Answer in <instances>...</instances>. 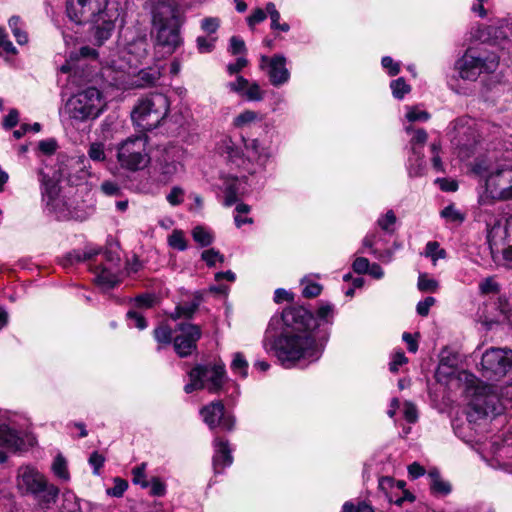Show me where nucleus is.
I'll return each mask as SVG.
<instances>
[{
  "label": "nucleus",
  "instance_id": "37998d69",
  "mask_svg": "<svg viewBox=\"0 0 512 512\" xmlns=\"http://www.w3.org/2000/svg\"><path fill=\"white\" fill-rule=\"evenodd\" d=\"M192 236L194 241L203 247L210 245L214 240L212 233L201 226H197L193 229Z\"/></svg>",
  "mask_w": 512,
  "mask_h": 512
},
{
  "label": "nucleus",
  "instance_id": "39448f33",
  "mask_svg": "<svg viewBox=\"0 0 512 512\" xmlns=\"http://www.w3.org/2000/svg\"><path fill=\"white\" fill-rule=\"evenodd\" d=\"M506 405L512 408V383L505 386L498 394L497 389L488 384L475 387L468 404L467 418L470 422L500 415Z\"/></svg>",
  "mask_w": 512,
  "mask_h": 512
},
{
  "label": "nucleus",
  "instance_id": "b1692460",
  "mask_svg": "<svg viewBox=\"0 0 512 512\" xmlns=\"http://www.w3.org/2000/svg\"><path fill=\"white\" fill-rule=\"evenodd\" d=\"M263 121V116L261 113L253 110H243L239 114H237L232 120V127L240 131V136L245 135V133L257 126H260Z\"/></svg>",
  "mask_w": 512,
  "mask_h": 512
},
{
  "label": "nucleus",
  "instance_id": "ddd939ff",
  "mask_svg": "<svg viewBox=\"0 0 512 512\" xmlns=\"http://www.w3.org/2000/svg\"><path fill=\"white\" fill-rule=\"evenodd\" d=\"M482 376L488 380H497L512 369V350L508 348H490L481 359Z\"/></svg>",
  "mask_w": 512,
  "mask_h": 512
},
{
  "label": "nucleus",
  "instance_id": "2eb2a0df",
  "mask_svg": "<svg viewBox=\"0 0 512 512\" xmlns=\"http://www.w3.org/2000/svg\"><path fill=\"white\" fill-rule=\"evenodd\" d=\"M200 415L210 429L221 428L225 431H231L234 428L235 419L225 411L224 404L221 401H214L205 405L201 408Z\"/></svg>",
  "mask_w": 512,
  "mask_h": 512
},
{
  "label": "nucleus",
  "instance_id": "f704fd0d",
  "mask_svg": "<svg viewBox=\"0 0 512 512\" xmlns=\"http://www.w3.org/2000/svg\"><path fill=\"white\" fill-rule=\"evenodd\" d=\"M489 33L493 35L496 40L508 39L512 36V22L507 19H502L498 22L497 26L490 27Z\"/></svg>",
  "mask_w": 512,
  "mask_h": 512
},
{
  "label": "nucleus",
  "instance_id": "4be33fe9",
  "mask_svg": "<svg viewBox=\"0 0 512 512\" xmlns=\"http://www.w3.org/2000/svg\"><path fill=\"white\" fill-rule=\"evenodd\" d=\"M38 175L41 185L42 201L50 210H55L60 191L58 182L49 177L43 170H39Z\"/></svg>",
  "mask_w": 512,
  "mask_h": 512
},
{
  "label": "nucleus",
  "instance_id": "a211bd4d",
  "mask_svg": "<svg viewBox=\"0 0 512 512\" xmlns=\"http://www.w3.org/2000/svg\"><path fill=\"white\" fill-rule=\"evenodd\" d=\"M46 482L43 474L32 466H23L18 470L17 486L26 493L38 494Z\"/></svg>",
  "mask_w": 512,
  "mask_h": 512
},
{
  "label": "nucleus",
  "instance_id": "4468645a",
  "mask_svg": "<svg viewBox=\"0 0 512 512\" xmlns=\"http://www.w3.org/2000/svg\"><path fill=\"white\" fill-rule=\"evenodd\" d=\"M454 129L456 136L453 138V143L459 149V155L469 157L472 148L479 140V134L474 128V121L470 118H460L455 121Z\"/></svg>",
  "mask_w": 512,
  "mask_h": 512
},
{
  "label": "nucleus",
  "instance_id": "bb28decb",
  "mask_svg": "<svg viewBox=\"0 0 512 512\" xmlns=\"http://www.w3.org/2000/svg\"><path fill=\"white\" fill-rule=\"evenodd\" d=\"M503 240L507 244H512V217L505 220V224H495L488 232V241L490 244H497Z\"/></svg>",
  "mask_w": 512,
  "mask_h": 512
},
{
  "label": "nucleus",
  "instance_id": "49530a36",
  "mask_svg": "<svg viewBox=\"0 0 512 512\" xmlns=\"http://www.w3.org/2000/svg\"><path fill=\"white\" fill-rule=\"evenodd\" d=\"M390 88L392 90L393 96L397 99H402L407 93L410 92V86L402 77L393 80L390 83Z\"/></svg>",
  "mask_w": 512,
  "mask_h": 512
},
{
  "label": "nucleus",
  "instance_id": "1a4fd4ad",
  "mask_svg": "<svg viewBox=\"0 0 512 512\" xmlns=\"http://www.w3.org/2000/svg\"><path fill=\"white\" fill-rule=\"evenodd\" d=\"M96 255H101L102 261L91 267L95 274V282L104 291L113 289L120 282V258L118 255L111 251L100 253L96 250H90L83 254L71 253L68 255V261L70 263L85 261Z\"/></svg>",
  "mask_w": 512,
  "mask_h": 512
},
{
  "label": "nucleus",
  "instance_id": "c85d7f7f",
  "mask_svg": "<svg viewBox=\"0 0 512 512\" xmlns=\"http://www.w3.org/2000/svg\"><path fill=\"white\" fill-rule=\"evenodd\" d=\"M201 302L200 296H195L191 301L183 302L175 308L171 318L179 319L181 317L190 318L196 312Z\"/></svg>",
  "mask_w": 512,
  "mask_h": 512
},
{
  "label": "nucleus",
  "instance_id": "cd10ccee",
  "mask_svg": "<svg viewBox=\"0 0 512 512\" xmlns=\"http://www.w3.org/2000/svg\"><path fill=\"white\" fill-rule=\"evenodd\" d=\"M404 130L408 134H412L410 139L411 152L413 154L422 153V147L428 139V134L424 129H413L412 125H405Z\"/></svg>",
  "mask_w": 512,
  "mask_h": 512
},
{
  "label": "nucleus",
  "instance_id": "72a5a7b5",
  "mask_svg": "<svg viewBox=\"0 0 512 512\" xmlns=\"http://www.w3.org/2000/svg\"><path fill=\"white\" fill-rule=\"evenodd\" d=\"M248 367L249 364L241 352H236L233 354L230 368L234 374H237L241 378L245 379L248 376Z\"/></svg>",
  "mask_w": 512,
  "mask_h": 512
},
{
  "label": "nucleus",
  "instance_id": "4d7b16f0",
  "mask_svg": "<svg viewBox=\"0 0 512 512\" xmlns=\"http://www.w3.org/2000/svg\"><path fill=\"white\" fill-rule=\"evenodd\" d=\"M126 316L128 325L130 327H136L140 330H143L147 327V322L141 313L134 310H130L127 312Z\"/></svg>",
  "mask_w": 512,
  "mask_h": 512
},
{
  "label": "nucleus",
  "instance_id": "4c0bfd02",
  "mask_svg": "<svg viewBox=\"0 0 512 512\" xmlns=\"http://www.w3.org/2000/svg\"><path fill=\"white\" fill-rule=\"evenodd\" d=\"M423 255L432 260L433 265H436L437 260L444 259L446 252L440 248V245L436 241H430L426 244Z\"/></svg>",
  "mask_w": 512,
  "mask_h": 512
},
{
  "label": "nucleus",
  "instance_id": "5fc2aeb1",
  "mask_svg": "<svg viewBox=\"0 0 512 512\" xmlns=\"http://www.w3.org/2000/svg\"><path fill=\"white\" fill-rule=\"evenodd\" d=\"M248 85V79L244 78L243 76L237 75L235 81L228 82L226 84V87L229 91L236 93L242 97Z\"/></svg>",
  "mask_w": 512,
  "mask_h": 512
},
{
  "label": "nucleus",
  "instance_id": "412c9836",
  "mask_svg": "<svg viewBox=\"0 0 512 512\" xmlns=\"http://www.w3.org/2000/svg\"><path fill=\"white\" fill-rule=\"evenodd\" d=\"M156 30V42L158 46L165 49V52L172 54L181 44L180 31L177 24L154 27Z\"/></svg>",
  "mask_w": 512,
  "mask_h": 512
},
{
  "label": "nucleus",
  "instance_id": "aec40b11",
  "mask_svg": "<svg viewBox=\"0 0 512 512\" xmlns=\"http://www.w3.org/2000/svg\"><path fill=\"white\" fill-rule=\"evenodd\" d=\"M177 6L173 0H159L152 9L153 27L177 24Z\"/></svg>",
  "mask_w": 512,
  "mask_h": 512
},
{
  "label": "nucleus",
  "instance_id": "20e7f679",
  "mask_svg": "<svg viewBox=\"0 0 512 512\" xmlns=\"http://www.w3.org/2000/svg\"><path fill=\"white\" fill-rule=\"evenodd\" d=\"M472 171L483 182L484 190L479 195V204L512 200V162L494 167L486 160H478Z\"/></svg>",
  "mask_w": 512,
  "mask_h": 512
},
{
  "label": "nucleus",
  "instance_id": "680f3d73",
  "mask_svg": "<svg viewBox=\"0 0 512 512\" xmlns=\"http://www.w3.org/2000/svg\"><path fill=\"white\" fill-rule=\"evenodd\" d=\"M402 411H403V416L407 422L415 423L417 421V419H418L417 408L413 403H411L409 401L404 402Z\"/></svg>",
  "mask_w": 512,
  "mask_h": 512
},
{
  "label": "nucleus",
  "instance_id": "9b49d317",
  "mask_svg": "<svg viewBox=\"0 0 512 512\" xmlns=\"http://www.w3.org/2000/svg\"><path fill=\"white\" fill-rule=\"evenodd\" d=\"M226 375L223 363L197 365L189 372V383L184 386L186 393L207 389L210 393H218Z\"/></svg>",
  "mask_w": 512,
  "mask_h": 512
},
{
  "label": "nucleus",
  "instance_id": "2f4dec72",
  "mask_svg": "<svg viewBox=\"0 0 512 512\" xmlns=\"http://www.w3.org/2000/svg\"><path fill=\"white\" fill-rule=\"evenodd\" d=\"M59 494V489L53 485L48 484L47 482L44 484V487L41 488V491L38 494H34L33 496L41 503L46 506L55 503Z\"/></svg>",
  "mask_w": 512,
  "mask_h": 512
},
{
  "label": "nucleus",
  "instance_id": "8fccbe9b",
  "mask_svg": "<svg viewBox=\"0 0 512 512\" xmlns=\"http://www.w3.org/2000/svg\"><path fill=\"white\" fill-rule=\"evenodd\" d=\"M201 259L205 261L209 267H214L217 263L224 262V256L214 248L204 250L201 254Z\"/></svg>",
  "mask_w": 512,
  "mask_h": 512
},
{
  "label": "nucleus",
  "instance_id": "3c124183",
  "mask_svg": "<svg viewBox=\"0 0 512 512\" xmlns=\"http://www.w3.org/2000/svg\"><path fill=\"white\" fill-rule=\"evenodd\" d=\"M441 217L446 219L448 222L452 223H462L465 219V216L463 213H461L458 209H456L453 205H449L445 207L441 211Z\"/></svg>",
  "mask_w": 512,
  "mask_h": 512
},
{
  "label": "nucleus",
  "instance_id": "e2e57ef3",
  "mask_svg": "<svg viewBox=\"0 0 512 512\" xmlns=\"http://www.w3.org/2000/svg\"><path fill=\"white\" fill-rule=\"evenodd\" d=\"M436 299L432 296L426 297L424 300L419 301L416 306V311L420 316H427L430 308L435 304Z\"/></svg>",
  "mask_w": 512,
  "mask_h": 512
},
{
  "label": "nucleus",
  "instance_id": "423d86ee",
  "mask_svg": "<svg viewBox=\"0 0 512 512\" xmlns=\"http://www.w3.org/2000/svg\"><path fill=\"white\" fill-rule=\"evenodd\" d=\"M148 52V41L145 36L138 37L120 52L113 54L102 68V76L111 78V84L125 86L128 84L126 76L133 67L146 58Z\"/></svg>",
  "mask_w": 512,
  "mask_h": 512
},
{
  "label": "nucleus",
  "instance_id": "69168bd1",
  "mask_svg": "<svg viewBox=\"0 0 512 512\" xmlns=\"http://www.w3.org/2000/svg\"><path fill=\"white\" fill-rule=\"evenodd\" d=\"M267 15H268V13H267L266 9L263 10L261 8H257L255 10H253L251 15L247 19L248 25L250 27H253L256 24L263 22L267 18Z\"/></svg>",
  "mask_w": 512,
  "mask_h": 512
},
{
  "label": "nucleus",
  "instance_id": "9d476101",
  "mask_svg": "<svg viewBox=\"0 0 512 512\" xmlns=\"http://www.w3.org/2000/svg\"><path fill=\"white\" fill-rule=\"evenodd\" d=\"M499 64L498 56L493 53L482 55L476 49L469 48L456 61L455 67L464 80L476 81L482 73L494 72Z\"/></svg>",
  "mask_w": 512,
  "mask_h": 512
},
{
  "label": "nucleus",
  "instance_id": "79ce46f5",
  "mask_svg": "<svg viewBox=\"0 0 512 512\" xmlns=\"http://www.w3.org/2000/svg\"><path fill=\"white\" fill-rule=\"evenodd\" d=\"M405 117L410 123L427 122L430 119V114L417 106H408Z\"/></svg>",
  "mask_w": 512,
  "mask_h": 512
},
{
  "label": "nucleus",
  "instance_id": "f03ea898",
  "mask_svg": "<svg viewBox=\"0 0 512 512\" xmlns=\"http://www.w3.org/2000/svg\"><path fill=\"white\" fill-rule=\"evenodd\" d=\"M241 142L244 151L236 146L232 138L228 136L224 137L219 144V150L228 163L241 171L240 176H232L225 183L224 205L226 206L235 204L238 195L243 192L244 188L240 178L245 179L247 175H254L264 170L273 155L270 145L259 138L241 135Z\"/></svg>",
  "mask_w": 512,
  "mask_h": 512
},
{
  "label": "nucleus",
  "instance_id": "c9c22d12",
  "mask_svg": "<svg viewBox=\"0 0 512 512\" xmlns=\"http://www.w3.org/2000/svg\"><path fill=\"white\" fill-rule=\"evenodd\" d=\"M429 477L431 478V490L433 493L447 495L451 492L450 484L443 480L437 471H431Z\"/></svg>",
  "mask_w": 512,
  "mask_h": 512
},
{
  "label": "nucleus",
  "instance_id": "5701e85b",
  "mask_svg": "<svg viewBox=\"0 0 512 512\" xmlns=\"http://www.w3.org/2000/svg\"><path fill=\"white\" fill-rule=\"evenodd\" d=\"M213 446V468L215 473H221L233 463L232 450L228 441L218 437L214 439Z\"/></svg>",
  "mask_w": 512,
  "mask_h": 512
},
{
  "label": "nucleus",
  "instance_id": "0e129e2a",
  "mask_svg": "<svg viewBox=\"0 0 512 512\" xmlns=\"http://www.w3.org/2000/svg\"><path fill=\"white\" fill-rule=\"evenodd\" d=\"M342 512H374V510L364 502H359L357 506L352 502H345L342 507Z\"/></svg>",
  "mask_w": 512,
  "mask_h": 512
},
{
  "label": "nucleus",
  "instance_id": "a878e982",
  "mask_svg": "<svg viewBox=\"0 0 512 512\" xmlns=\"http://www.w3.org/2000/svg\"><path fill=\"white\" fill-rule=\"evenodd\" d=\"M23 445L24 441L18 431L6 424H0V447L15 452L20 450Z\"/></svg>",
  "mask_w": 512,
  "mask_h": 512
},
{
  "label": "nucleus",
  "instance_id": "ea45409f",
  "mask_svg": "<svg viewBox=\"0 0 512 512\" xmlns=\"http://www.w3.org/2000/svg\"><path fill=\"white\" fill-rule=\"evenodd\" d=\"M63 512H82L80 500L72 492H65L62 501Z\"/></svg>",
  "mask_w": 512,
  "mask_h": 512
},
{
  "label": "nucleus",
  "instance_id": "f3484780",
  "mask_svg": "<svg viewBox=\"0 0 512 512\" xmlns=\"http://www.w3.org/2000/svg\"><path fill=\"white\" fill-rule=\"evenodd\" d=\"M179 334L174 338V349L180 357L190 355L196 349V343L201 337L200 327L191 323H181Z\"/></svg>",
  "mask_w": 512,
  "mask_h": 512
},
{
  "label": "nucleus",
  "instance_id": "052dcab7",
  "mask_svg": "<svg viewBox=\"0 0 512 512\" xmlns=\"http://www.w3.org/2000/svg\"><path fill=\"white\" fill-rule=\"evenodd\" d=\"M127 488L128 483L125 480L121 478H115L114 485L113 487L107 489V494L113 497H121Z\"/></svg>",
  "mask_w": 512,
  "mask_h": 512
},
{
  "label": "nucleus",
  "instance_id": "a18cd8bd",
  "mask_svg": "<svg viewBox=\"0 0 512 512\" xmlns=\"http://www.w3.org/2000/svg\"><path fill=\"white\" fill-rule=\"evenodd\" d=\"M168 245L178 251H184L187 249V242L185 239L184 232L182 230H174L168 237Z\"/></svg>",
  "mask_w": 512,
  "mask_h": 512
},
{
  "label": "nucleus",
  "instance_id": "dca6fc26",
  "mask_svg": "<svg viewBox=\"0 0 512 512\" xmlns=\"http://www.w3.org/2000/svg\"><path fill=\"white\" fill-rule=\"evenodd\" d=\"M286 57L276 54L272 57L262 55L260 68L264 70L272 86L280 87L290 80V71L286 67Z\"/></svg>",
  "mask_w": 512,
  "mask_h": 512
},
{
  "label": "nucleus",
  "instance_id": "7ed1b4c3",
  "mask_svg": "<svg viewBox=\"0 0 512 512\" xmlns=\"http://www.w3.org/2000/svg\"><path fill=\"white\" fill-rule=\"evenodd\" d=\"M123 9L118 0H67L66 15L76 24H91L99 45L108 40L121 19Z\"/></svg>",
  "mask_w": 512,
  "mask_h": 512
},
{
  "label": "nucleus",
  "instance_id": "de8ad7c7",
  "mask_svg": "<svg viewBox=\"0 0 512 512\" xmlns=\"http://www.w3.org/2000/svg\"><path fill=\"white\" fill-rule=\"evenodd\" d=\"M155 340L159 343L158 350H160L161 345H169L172 340V331L170 327L166 325L159 326L154 330Z\"/></svg>",
  "mask_w": 512,
  "mask_h": 512
},
{
  "label": "nucleus",
  "instance_id": "f8f14e48",
  "mask_svg": "<svg viewBox=\"0 0 512 512\" xmlns=\"http://www.w3.org/2000/svg\"><path fill=\"white\" fill-rule=\"evenodd\" d=\"M117 160L124 169L136 171L144 169L150 162L145 136L129 137L117 147Z\"/></svg>",
  "mask_w": 512,
  "mask_h": 512
},
{
  "label": "nucleus",
  "instance_id": "58836bf2",
  "mask_svg": "<svg viewBox=\"0 0 512 512\" xmlns=\"http://www.w3.org/2000/svg\"><path fill=\"white\" fill-rule=\"evenodd\" d=\"M301 285L303 287L302 295L305 298L317 297L322 291V286L319 283L312 281L308 277H304L301 280Z\"/></svg>",
  "mask_w": 512,
  "mask_h": 512
},
{
  "label": "nucleus",
  "instance_id": "09e8293b",
  "mask_svg": "<svg viewBox=\"0 0 512 512\" xmlns=\"http://www.w3.org/2000/svg\"><path fill=\"white\" fill-rule=\"evenodd\" d=\"M52 470L58 478H60L64 481L69 480V472L67 470V463H66V460L61 455H58L54 459V462L52 465Z\"/></svg>",
  "mask_w": 512,
  "mask_h": 512
},
{
  "label": "nucleus",
  "instance_id": "473e14b6",
  "mask_svg": "<svg viewBox=\"0 0 512 512\" xmlns=\"http://www.w3.org/2000/svg\"><path fill=\"white\" fill-rule=\"evenodd\" d=\"M408 173L410 177H419L425 169V161L423 153L413 154L408 158Z\"/></svg>",
  "mask_w": 512,
  "mask_h": 512
},
{
  "label": "nucleus",
  "instance_id": "c03bdc74",
  "mask_svg": "<svg viewBox=\"0 0 512 512\" xmlns=\"http://www.w3.org/2000/svg\"><path fill=\"white\" fill-rule=\"evenodd\" d=\"M242 97H244L247 101L258 102L263 100L264 91L261 89L260 85L256 81H249V85L246 87V90Z\"/></svg>",
  "mask_w": 512,
  "mask_h": 512
},
{
  "label": "nucleus",
  "instance_id": "13d9d810",
  "mask_svg": "<svg viewBox=\"0 0 512 512\" xmlns=\"http://www.w3.org/2000/svg\"><path fill=\"white\" fill-rule=\"evenodd\" d=\"M220 26V20L217 17H206L201 21V29L209 36H213Z\"/></svg>",
  "mask_w": 512,
  "mask_h": 512
},
{
  "label": "nucleus",
  "instance_id": "7c9ffc66",
  "mask_svg": "<svg viewBox=\"0 0 512 512\" xmlns=\"http://www.w3.org/2000/svg\"><path fill=\"white\" fill-rule=\"evenodd\" d=\"M377 242V235L375 233L368 234L363 239V246L371 249V253L380 261L388 263L393 258V252L391 250L379 251L374 249V245Z\"/></svg>",
  "mask_w": 512,
  "mask_h": 512
},
{
  "label": "nucleus",
  "instance_id": "338daca9",
  "mask_svg": "<svg viewBox=\"0 0 512 512\" xmlns=\"http://www.w3.org/2000/svg\"><path fill=\"white\" fill-rule=\"evenodd\" d=\"M150 494L153 496H163L166 493V486L159 478H153L149 481Z\"/></svg>",
  "mask_w": 512,
  "mask_h": 512
},
{
  "label": "nucleus",
  "instance_id": "864d4df0",
  "mask_svg": "<svg viewBox=\"0 0 512 512\" xmlns=\"http://www.w3.org/2000/svg\"><path fill=\"white\" fill-rule=\"evenodd\" d=\"M215 36H198L196 39L197 49L200 53H210L213 51L216 42Z\"/></svg>",
  "mask_w": 512,
  "mask_h": 512
},
{
  "label": "nucleus",
  "instance_id": "6e6552de",
  "mask_svg": "<svg viewBox=\"0 0 512 512\" xmlns=\"http://www.w3.org/2000/svg\"><path fill=\"white\" fill-rule=\"evenodd\" d=\"M105 109V97L95 87H88L73 94L64 107L69 118L79 123L97 119Z\"/></svg>",
  "mask_w": 512,
  "mask_h": 512
},
{
  "label": "nucleus",
  "instance_id": "0eeeda50",
  "mask_svg": "<svg viewBox=\"0 0 512 512\" xmlns=\"http://www.w3.org/2000/svg\"><path fill=\"white\" fill-rule=\"evenodd\" d=\"M169 110L170 101L165 94L150 93L137 101L131 112V119L139 129L150 131L161 124Z\"/></svg>",
  "mask_w": 512,
  "mask_h": 512
},
{
  "label": "nucleus",
  "instance_id": "c756f323",
  "mask_svg": "<svg viewBox=\"0 0 512 512\" xmlns=\"http://www.w3.org/2000/svg\"><path fill=\"white\" fill-rule=\"evenodd\" d=\"M80 56L83 59L79 61L78 65L75 68H72L69 64H64L61 66L60 71L62 73H68L70 76H72V73H73V77H75L78 70L83 69L84 66L86 65L84 63V60L87 58H96L97 51L94 48H91L89 46H84V47H81V49H80Z\"/></svg>",
  "mask_w": 512,
  "mask_h": 512
},
{
  "label": "nucleus",
  "instance_id": "a19ab883",
  "mask_svg": "<svg viewBox=\"0 0 512 512\" xmlns=\"http://www.w3.org/2000/svg\"><path fill=\"white\" fill-rule=\"evenodd\" d=\"M417 287L422 292L434 293L439 288V283L434 278H431L426 273H420L418 277Z\"/></svg>",
  "mask_w": 512,
  "mask_h": 512
},
{
  "label": "nucleus",
  "instance_id": "6e6d98bb",
  "mask_svg": "<svg viewBox=\"0 0 512 512\" xmlns=\"http://www.w3.org/2000/svg\"><path fill=\"white\" fill-rule=\"evenodd\" d=\"M146 464L142 463L132 469L133 483L140 485L142 488L149 487V481L146 479Z\"/></svg>",
  "mask_w": 512,
  "mask_h": 512
},
{
  "label": "nucleus",
  "instance_id": "603ef678",
  "mask_svg": "<svg viewBox=\"0 0 512 512\" xmlns=\"http://www.w3.org/2000/svg\"><path fill=\"white\" fill-rule=\"evenodd\" d=\"M88 156L95 162H102L106 159L105 146L101 142L91 143L88 149Z\"/></svg>",
  "mask_w": 512,
  "mask_h": 512
},
{
  "label": "nucleus",
  "instance_id": "393cba45",
  "mask_svg": "<svg viewBox=\"0 0 512 512\" xmlns=\"http://www.w3.org/2000/svg\"><path fill=\"white\" fill-rule=\"evenodd\" d=\"M162 73L163 67L159 65L142 69L137 73L135 80L131 84L138 88L153 86L161 78Z\"/></svg>",
  "mask_w": 512,
  "mask_h": 512
},
{
  "label": "nucleus",
  "instance_id": "bf43d9fd",
  "mask_svg": "<svg viewBox=\"0 0 512 512\" xmlns=\"http://www.w3.org/2000/svg\"><path fill=\"white\" fill-rule=\"evenodd\" d=\"M395 222H396V216L392 210L387 211L386 214L379 217V219L377 221L379 227L386 232L393 231V229H391V227L395 224Z\"/></svg>",
  "mask_w": 512,
  "mask_h": 512
},
{
  "label": "nucleus",
  "instance_id": "774afa93",
  "mask_svg": "<svg viewBox=\"0 0 512 512\" xmlns=\"http://www.w3.org/2000/svg\"><path fill=\"white\" fill-rule=\"evenodd\" d=\"M229 51L233 55H238L241 53H244L246 51L245 43L244 41L236 36L231 37L230 44H229Z\"/></svg>",
  "mask_w": 512,
  "mask_h": 512
},
{
  "label": "nucleus",
  "instance_id": "e433bc0d",
  "mask_svg": "<svg viewBox=\"0 0 512 512\" xmlns=\"http://www.w3.org/2000/svg\"><path fill=\"white\" fill-rule=\"evenodd\" d=\"M9 27L19 45H24L28 42V36L21 27V19L18 16H12L9 19Z\"/></svg>",
  "mask_w": 512,
  "mask_h": 512
},
{
  "label": "nucleus",
  "instance_id": "f257e3e1",
  "mask_svg": "<svg viewBox=\"0 0 512 512\" xmlns=\"http://www.w3.org/2000/svg\"><path fill=\"white\" fill-rule=\"evenodd\" d=\"M335 315L334 306L321 303L313 315L303 307H289L282 312L283 329L276 336L269 328L263 347L273 351L281 365L291 368L300 359L317 361L329 338Z\"/></svg>",
  "mask_w": 512,
  "mask_h": 512
},
{
  "label": "nucleus",
  "instance_id": "6ab92c4d",
  "mask_svg": "<svg viewBox=\"0 0 512 512\" xmlns=\"http://www.w3.org/2000/svg\"><path fill=\"white\" fill-rule=\"evenodd\" d=\"M182 156L183 150L179 147H171L165 150L159 164L162 181L168 182L182 171Z\"/></svg>",
  "mask_w": 512,
  "mask_h": 512
}]
</instances>
